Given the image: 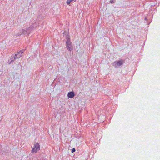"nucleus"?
Wrapping results in <instances>:
<instances>
[{"instance_id":"1","label":"nucleus","mask_w":160,"mask_h":160,"mask_svg":"<svg viewBox=\"0 0 160 160\" xmlns=\"http://www.w3.org/2000/svg\"><path fill=\"white\" fill-rule=\"evenodd\" d=\"M25 51L24 50H21L19 52L16 54H15V55H12L11 57V61H10V60H9L8 63L9 64H10L11 63L13 62L17 58H19L21 57L22 56V53Z\"/></svg>"},{"instance_id":"2","label":"nucleus","mask_w":160,"mask_h":160,"mask_svg":"<svg viewBox=\"0 0 160 160\" xmlns=\"http://www.w3.org/2000/svg\"><path fill=\"white\" fill-rule=\"evenodd\" d=\"M66 45L68 50L69 51H72L73 49V46L72 42H70L69 39H68L66 42Z\"/></svg>"},{"instance_id":"3","label":"nucleus","mask_w":160,"mask_h":160,"mask_svg":"<svg viewBox=\"0 0 160 160\" xmlns=\"http://www.w3.org/2000/svg\"><path fill=\"white\" fill-rule=\"evenodd\" d=\"M27 32H26V30L22 29L21 31L18 33V34H17V35H18V36H20L21 35H25Z\"/></svg>"},{"instance_id":"4","label":"nucleus","mask_w":160,"mask_h":160,"mask_svg":"<svg viewBox=\"0 0 160 160\" xmlns=\"http://www.w3.org/2000/svg\"><path fill=\"white\" fill-rule=\"evenodd\" d=\"M33 30V28H32V27L31 26L28 28L26 29V32H27V33L29 34L32 31V30Z\"/></svg>"},{"instance_id":"5","label":"nucleus","mask_w":160,"mask_h":160,"mask_svg":"<svg viewBox=\"0 0 160 160\" xmlns=\"http://www.w3.org/2000/svg\"><path fill=\"white\" fill-rule=\"evenodd\" d=\"M68 96L69 98H72L74 96V93L73 92H69L68 93Z\"/></svg>"},{"instance_id":"6","label":"nucleus","mask_w":160,"mask_h":160,"mask_svg":"<svg viewBox=\"0 0 160 160\" xmlns=\"http://www.w3.org/2000/svg\"><path fill=\"white\" fill-rule=\"evenodd\" d=\"M124 63V61L122 60L118 61L117 62L116 64L117 66H120Z\"/></svg>"},{"instance_id":"7","label":"nucleus","mask_w":160,"mask_h":160,"mask_svg":"<svg viewBox=\"0 0 160 160\" xmlns=\"http://www.w3.org/2000/svg\"><path fill=\"white\" fill-rule=\"evenodd\" d=\"M37 26H38V23L35 22V23H33L31 26L32 27V28L33 29H34L36 28Z\"/></svg>"},{"instance_id":"8","label":"nucleus","mask_w":160,"mask_h":160,"mask_svg":"<svg viewBox=\"0 0 160 160\" xmlns=\"http://www.w3.org/2000/svg\"><path fill=\"white\" fill-rule=\"evenodd\" d=\"M35 148L37 150L38 149H40V145L39 143H37L34 144Z\"/></svg>"},{"instance_id":"9","label":"nucleus","mask_w":160,"mask_h":160,"mask_svg":"<svg viewBox=\"0 0 160 160\" xmlns=\"http://www.w3.org/2000/svg\"><path fill=\"white\" fill-rule=\"evenodd\" d=\"M76 0H67V3L68 4H69L71 2L73 1L74 2H75Z\"/></svg>"},{"instance_id":"10","label":"nucleus","mask_w":160,"mask_h":160,"mask_svg":"<svg viewBox=\"0 0 160 160\" xmlns=\"http://www.w3.org/2000/svg\"><path fill=\"white\" fill-rule=\"evenodd\" d=\"M37 150L35 148H33L32 150V153H34L37 152Z\"/></svg>"},{"instance_id":"11","label":"nucleus","mask_w":160,"mask_h":160,"mask_svg":"<svg viewBox=\"0 0 160 160\" xmlns=\"http://www.w3.org/2000/svg\"><path fill=\"white\" fill-rule=\"evenodd\" d=\"M75 151V148H72V152H74Z\"/></svg>"},{"instance_id":"12","label":"nucleus","mask_w":160,"mask_h":160,"mask_svg":"<svg viewBox=\"0 0 160 160\" xmlns=\"http://www.w3.org/2000/svg\"><path fill=\"white\" fill-rule=\"evenodd\" d=\"M111 3H113L114 2V0H111L110 2Z\"/></svg>"}]
</instances>
